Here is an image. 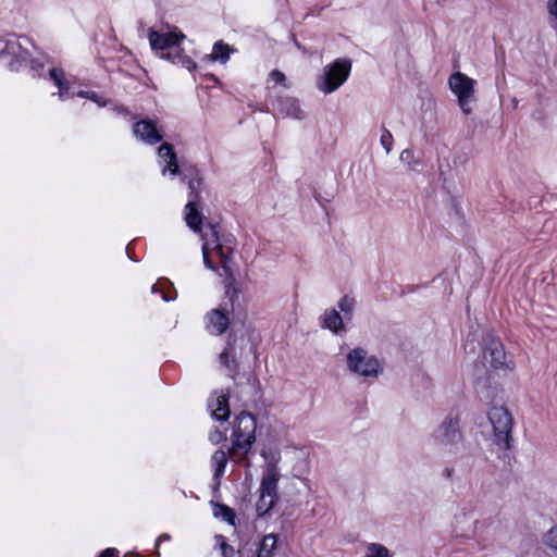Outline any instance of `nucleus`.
<instances>
[{
	"mask_svg": "<svg viewBox=\"0 0 557 557\" xmlns=\"http://www.w3.org/2000/svg\"><path fill=\"white\" fill-rule=\"evenodd\" d=\"M487 417L493 426L494 443L503 449H510L513 420L509 410L505 406L492 405Z\"/></svg>",
	"mask_w": 557,
	"mask_h": 557,
	"instance_id": "f257e3e1",
	"label": "nucleus"
},
{
	"mask_svg": "<svg viewBox=\"0 0 557 557\" xmlns=\"http://www.w3.org/2000/svg\"><path fill=\"white\" fill-rule=\"evenodd\" d=\"M350 71V59H336L324 67V73L318 78L317 86L324 94H331L348 79Z\"/></svg>",
	"mask_w": 557,
	"mask_h": 557,
	"instance_id": "f03ea898",
	"label": "nucleus"
},
{
	"mask_svg": "<svg viewBox=\"0 0 557 557\" xmlns=\"http://www.w3.org/2000/svg\"><path fill=\"white\" fill-rule=\"evenodd\" d=\"M256 418L250 412L242 411L235 418V424L232 434L233 448L243 449L246 453L249 451L256 441Z\"/></svg>",
	"mask_w": 557,
	"mask_h": 557,
	"instance_id": "7ed1b4c3",
	"label": "nucleus"
},
{
	"mask_svg": "<svg viewBox=\"0 0 557 557\" xmlns=\"http://www.w3.org/2000/svg\"><path fill=\"white\" fill-rule=\"evenodd\" d=\"M346 360L349 371L364 377H376L381 371L379 360L361 347L350 350Z\"/></svg>",
	"mask_w": 557,
	"mask_h": 557,
	"instance_id": "20e7f679",
	"label": "nucleus"
},
{
	"mask_svg": "<svg viewBox=\"0 0 557 557\" xmlns=\"http://www.w3.org/2000/svg\"><path fill=\"white\" fill-rule=\"evenodd\" d=\"M450 90L456 95L458 104L465 114H470V102L474 99L475 81L461 72L453 73L448 78Z\"/></svg>",
	"mask_w": 557,
	"mask_h": 557,
	"instance_id": "39448f33",
	"label": "nucleus"
},
{
	"mask_svg": "<svg viewBox=\"0 0 557 557\" xmlns=\"http://www.w3.org/2000/svg\"><path fill=\"white\" fill-rule=\"evenodd\" d=\"M11 57L9 69L11 71H20L27 64L30 53L25 49L15 36L0 37V57Z\"/></svg>",
	"mask_w": 557,
	"mask_h": 557,
	"instance_id": "423d86ee",
	"label": "nucleus"
},
{
	"mask_svg": "<svg viewBox=\"0 0 557 557\" xmlns=\"http://www.w3.org/2000/svg\"><path fill=\"white\" fill-rule=\"evenodd\" d=\"M483 360L493 369H509L504 344L493 334L483 337Z\"/></svg>",
	"mask_w": 557,
	"mask_h": 557,
	"instance_id": "0eeeda50",
	"label": "nucleus"
},
{
	"mask_svg": "<svg viewBox=\"0 0 557 557\" xmlns=\"http://www.w3.org/2000/svg\"><path fill=\"white\" fill-rule=\"evenodd\" d=\"M434 437L441 445L456 446L459 444L463 437L459 426V419L451 414L447 416L437 428Z\"/></svg>",
	"mask_w": 557,
	"mask_h": 557,
	"instance_id": "6e6552de",
	"label": "nucleus"
},
{
	"mask_svg": "<svg viewBox=\"0 0 557 557\" xmlns=\"http://www.w3.org/2000/svg\"><path fill=\"white\" fill-rule=\"evenodd\" d=\"M218 257L221 262V268L226 275L225 299L227 300H224L223 302H226L227 308L231 307V310L233 311L234 300L238 297L239 290L235 286L236 280L230 265L231 249H223L222 247H218Z\"/></svg>",
	"mask_w": 557,
	"mask_h": 557,
	"instance_id": "1a4fd4ad",
	"label": "nucleus"
},
{
	"mask_svg": "<svg viewBox=\"0 0 557 557\" xmlns=\"http://www.w3.org/2000/svg\"><path fill=\"white\" fill-rule=\"evenodd\" d=\"M205 319L206 330L211 335L220 336L224 334L231 324L227 304L222 302L220 307L208 311Z\"/></svg>",
	"mask_w": 557,
	"mask_h": 557,
	"instance_id": "9d476101",
	"label": "nucleus"
},
{
	"mask_svg": "<svg viewBox=\"0 0 557 557\" xmlns=\"http://www.w3.org/2000/svg\"><path fill=\"white\" fill-rule=\"evenodd\" d=\"M148 37L152 50L160 51L161 55L163 52H172L174 47L181 44V41L185 38V35L162 34L150 29Z\"/></svg>",
	"mask_w": 557,
	"mask_h": 557,
	"instance_id": "9b49d317",
	"label": "nucleus"
},
{
	"mask_svg": "<svg viewBox=\"0 0 557 557\" xmlns=\"http://www.w3.org/2000/svg\"><path fill=\"white\" fill-rule=\"evenodd\" d=\"M133 133L138 139L148 145H154L163 139L157 127V122L150 119L136 122L133 126Z\"/></svg>",
	"mask_w": 557,
	"mask_h": 557,
	"instance_id": "f8f14e48",
	"label": "nucleus"
},
{
	"mask_svg": "<svg viewBox=\"0 0 557 557\" xmlns=\"http://www.w3.org/2000/svg\"><path fill=\"white\" fill-rule=\"evenodd\" d=\"M181 177V181L187 184L189 189V199L188 201H195V205H199L201 196L200 189L203 183L202 177L200 176L199 170L196 166H189L181 171V174H177Z\"/></svg>",
	"mask_w": 557,
	"mask_h": 557,
	"instance_id": "ddd939ff",
	"label": "nucleus"
},
{
	"mask_svg": "<svg viewBox=\"0 0 557 557\" xmlns=\"http://www.w3.org/2000/svg\"><path fill=\"white\" fill-rule=\"evenodd\" d=\"M280 480L278 468L274 462H267L265 470L263 472L260 494L277 500V482Z\"/></svg>",
	"mask_w": 557,
	"mask_h": 557,
	"instance_id": "4468645a",
	"label": "nucleus"
},
{
	"mask_svg": "<svg viewBox=\"0 0 557 557\" xmlns=\"http://www.w3.org/2000/svg\"><path fill=\"white\" fill-rule=\"evenodd\" d=\"M158 154L162 159H168V164L162 169V174H165L168 171L171 175L176 176L177 174H181V166L177 161V156L174 150V146L169 143H163L158 148Z\"/></svg>",
	"mask_w": 557,
	"mask_h": 557,
	"instance_id": "2eb2a0df",
	"label": "nucleus"
},
{
	"mask_svg": "<svg viewBox=\"0 0 557 557\" xmlns=\"http://www.w3.org/2000/svg\"><path fill=\"white\" fill-rule=\"evenodd\" d=\"M228 399V394H221L215 399H209L208 407L215 420L221 422L228 420L231 414Z\"/></svg>",
	"mask_w": 557,
	"mask_h": 557,
	"instance_id": "dca6fc26",
	"label": "nucleus"
},
{
	"mask_svg": "<svg viewBox=\"0 0 557 557\" xmlns=\"http://www.w3.org/2000/svg\"><path fill=\"white\" fill-rule=\"evenodd\" d=\"M276 102L278 112L285 116L298 120H302L305 117V113L299 106L298 99L294 97H278Z\"/></svg>",
	"mask_w": 557,
	"mask_h": 557,
	"instance_id": "f3484780",
	"label": "nucleus"
},
{
	"mask_svg": "<svg viewBox=\"0 0 557 557\" xmlns=\"http://www.w3.org/2000/svg\"><path fill=\"white\" fill-rule=\"evenodd\" d=\"M185 221L187 226L195 233L202 232L203 215L199 211V205H195V201H187L185 206Z\"/></svg>",
	"mask_w": 557,
	"mask_h": 557,
	"instance_id": "a211bd4d",
	"label": "nucleus"
},
{
	"mask_svg": "<svg viewBox=\"0 0 557 557\" xmlns=\"http://www.w3.org/2000/svg\"><path fill=\"white\" fill-rule=\"evenodd\" d=\"M475 369H480L483 372V376L479 375L474 380V388L475 392L482 399L490 400L492 394L497 389V386H492L490 384V377L487 376V371L485 370L484 363L482 366H475Z\"/></svg>",
	"mask_w": 557,
	"mask_h": 557,
	"instance_id": "6ab92c4d",
	"label": "nucleus"
},
{
	"mask_svg": "<svg viewBox=\"0 0 557 557\" xmlns=\"http://www.w3.org/2000/svg\"><path fill=\"white\" fill-rule=\"evenodd\" d=\"M161 58L171 61L174 64H181L183 67H186L189 71L197 69L196 62H194L189 55L184 53V50L181 48L180 44L174 47L172 52H163Z\"/></svg>",
	"mask_w": 557,
	"mask_h": 557,
	"instance_id": "aec40b11",
	"label": "nucleus"
},
{
	"mask_svg": "<svg viewBox=\"0 0 557 557\" xmlns=\"http://www.w3.org/2000/svg\"><path fill=\"white\" fill-rule=\"evenodd\" d=\"M321 325L335 334L345 330L344 318L334 308L324 311Z\"/></svg>",
	"mask_w": 557,
	"mask_h": 557,
	"instance_id": "412c9836",
	"label": "nucleus"
},
{
	"mask_svg": "<svg viewBox=\"0 0 557 557\" xmlns=\"http://www.w3.org/2000/svg\"><path fill=\"white\" fill-rule=\"evenodd\" d=\"M49 77L59 88V96L61 99H67L74 96V94L70 92V85L65 81V73L61 67L50 69Z\"/></svg>",
	"mask_w": 557,
	"mask_h": 557,
	"instance_id": "4be33fe9",
	"label": "nucleus"
},
{
	"mask_svg": "<svg viewBox=\"0 0 557 557\" xmlns=\"http://www.w3.org/2000/svg\"><path fill=\"white\" fill-rule=\"evenodd\" d=\"M209 227H210V235H211L212 242L214 243L215 252L218 253V247H222L223 249H231V259H232L233 252L235 249L234 237L231 235H227V236L222 235L221 236L216 224H209Z\"/></svg>",
	"mask_w": 557,
	"mask_h": 557,
	"instance_id": "5701e85b",
	"label": "nucleus"
},
{
	"mask_svg": "<svg viewBox=\"0 0 557 557\" xmlns=\"http://www.w3.org/2000/svg\"><path fill=\"white\" fill-rule=\"evenodd\" d=\"M152 293H161L162 299L164 301H171L176 299L177 293L176 289L170 280L166 277H161L151 288Z\"/></svg>",
	"mask_w": 557,
	"mask_h": 557,
	"instance_id": "b1692460",
	"label": "nucleus"
},
{
	"mask_svg": "<svg viewBox=\"0 0 557 557\" xmlns=\"http://www.w3.org/2000/svg\"><path fill=\"white\" fill-rule=\"evenodd\" d=\"M235 52V49L225 44L223 40H219L214 42L212 48V53L208 55L211 61H219L221 63H226L230 59L231 53Z\"/></svg>",
	"mask_w": 557,
	"mask_h": 557,
	"instance_id": "393cba45",
	"label": "nucleus"
},
{
	"mask_svg": "<svg viewBox=\"0 0 557 557\" xmlns=\"http://www.w3.org/2000/svg\"><path fill=\"white\" fill-rule=\"evenodd\" d=\"M277 543V535L271 533L267 534L259 542L257 547V557H274V549Z\"/></svg>",
	"mask_w": 557,
	"mask_h": 557,
	"instance_id": "a878e982",
	"label": "nucleus"
},
{
	"mask_svg": "<svg viewBox=\"0 0 557 557\" xmlns=\"http://www.w3.org/2000/svg\"><path fill=\"white\" fill-rule=\"evenodd\" d=\"M211 505L213 507V516L215 518H221L222 520L227 522L230 525H235L236 513H235L234 509H232L231 507H228L225 504L215 503L213 500L211 502Z\"/></svg>",
	"mask_w": 557,
	"mask_h": 557,
	"instance_id": "bb28decb",
	"label": "nucleus"
},
{
	"mask_svg": "<svg viewBox=\"0 0 557 557\" xmlns=\"http://www.w3.org/2000/svg\"><path fill=\"white\" fill-rule=\"evenodd\" d=\"M212 463L214 466L213 481H219L227 465V454L223 449H218L212 455Z\"/></svg>",
	"mask_w": 557,
	"mask_h": 557,
	"instance_id": "cd10ccee",
	"label": "nucleus"
},
{
	"mask_svg": "<svg viewBox=\"0 0 557 557\" xmlns=\"http://www.w3.org/2000/svg\"><path fill=\"white\" fill-rule=\"evenodd\" d=\"M231 337L232 335L230 334L226 347L220 355V361L228 369H236L237 362L234 357L231 358V355L233 354V344L231 342Z\"/></svg>",
	"mask_w": 557,
	"mask_h": 557,
	"instance_id": "c85d7f7f",
	"label": "nucleus"
},
{
	"mask_svg": "<svg viewBox=\"0 0 557 557\" xmlns=\"http://www.w3.org/2000/svg\"><path fill=\"white\" fill-rule=\"evenodd\" d=\"M364 557H392L391 552L382 544L371 543Z\"/></svg>",
	"mask_w": 557,
	"mask_h": 557,
	"instance_id": "c756f323",
	"label": "nucleus"
},
{
	"mask_svg": "<svg viewBox=\"0 0 557 557\" xmlns=\"http://www.w3.org/2000/svg\"><path fill=\"white\" fill-rule=\"evenodd\" d=\"M337 306L339 310L344 312V317L350 320L352 317L355 299L346 295L339 299Z\"/></svg>",
	"mask_w": 557,
	"mask_h": 557,
	"instance_id": "7c9ffc66",
	"label": "nucleus"
},
{
	"mask_svg": "<svg viewBox=\"0 0 557 557\" xmlns=\"http://www.w3.org/2000/svg\"><path fill=\"white\" fill-rule=\"evenodd\" d=\"M265 497L267 496H262V494H260V497L256 504V510H257L259 517L267 515L274 507V505L276 503V499H273V498H270V500L267 502Z\"/></svg>",
	"mask_w": 557,
	"mask_h": 557,
	"instance_id": "2f4dec72",
	"label": "nucleus"
},
{
	"mask_svg": "<svg viewBox=\"0 0 557 557\" xmlns=\"http://www.w3.org/2000/svg\"><path fill=\"white\" fill-rule=\"evenodd\" d=\"M543 542L548 546L557 556V525L550 528L543 537Z\"/></svg>",
	"mask_w": 557,
	"mask_h": 557,
	"instance_id": "473e14b6",
	"label": "nucleus"
},
{
	"mask_svg": "<svg viewBox=\"0 0 557 557\" xmlns=\"http://www.w3.org/2000/svg\"><path fill=\"white\" fill-rule=\"evenodd\" d=\"M400 161L406 163L409 170H416V165L420 164V160L414 159L413 151L410 149H405L401 151Z\"/></svg>",
	"mask_w": 557,
	"mask_h": 557,
	"instance_id": "72a5a7b5",
	"label": "nucleus"
},
{
	"mask_svg": "<svg viewBox=\"0 0 557 557\" xmlns=\"http://www.w3.org/2000/svg\"><path fill=\"white\" fill-rule=\"evenodd\" d=\"M394 138L391 132L386 128H382L381 145L385 149L386 153H389L393 147Z\"/></svg>",
	"mask_w": 557,
	"mask_h": 557,
	"instance_id": "f704fd0d",
	"label": "nucleus"
},
{
	"mask_svg": "<svg viewBox=\"0 0 557 557\" xmlns=\"http://www.w3.org/2000/svg\"><path fill=\"white\" fill-rule=\"evenodd\" d=\"M208 245H209L208 242H206L202 246V256H203L205 267L211 271L218 272L219 269L210 257V249H209Z\"/></svg>",
	"mask_w": 557,
	"mask_h": 557,
	"instance_id": "c9c22d12",
	"label": "nucleus"
},
{
	"mask_svg": "<svg viewBox=\"0 0 557 557\" xmlns=\"http://www.w3.org/2000/svg\"><path fill=\"white\" fill-rule=\"evenodd\" d=\"M215 539L218 541H221L220 548H221L222 557H234L235 550H234L233 546L228 545L225 542L224 536L223 535H216Z\"/></svg>",
	"mask_w": 557,
	"mask_h": 557,
	"instance_id": "e433bc0d",
	"label": "nucleus"
},
{
	"mask_svg": "<svg viewBox=\"0 0 557 557\" xmlns=\"http://www.w3.org/2000/svg\"><path fill=\"white\" fill-rule=\"evenodd\" d=\"M209 440L213 443V444H219L223 441H226V435H225V432L219 430L218 428L214 429V431H212L209 435Z\"/></svg>",
	"mask_w": 557,
	"mask_h": 557,
	"instance_id": "4c0bfd02",
	"label": "nucleus"
},
{
	"mask_svg": "<svg viewBox=\"0 0 557 557\" xmlns=\"http://www.w3.org/2000/svg\"><path fill=\"white\" fill-rule=\"evenodd\" d=\"M30 71L34 76H41L44 71V63L38 60H30Z\"/></svg>",
	"mask_w": 557,
	"mask_h": 557,
	"instance_id": "58836bf2",
	"label": "nucleus"
},
{
	"mask_svg": "<svg viewBox=\"0 0 557 557\" xmlns=\"http://www.w3.org/2000/svg\"><path fill=\"white\" fill-rule=\"evenodd\" d=\"M88 100L97 103L99 107H106L109 102V100L104 99L102 96L95 91L89 92Z\"/></svg>",
	"mask_w": 557,
	"mask_h": 557,
	"instance_id": "ea45409f",
	"label": "nucleus"
},
{
	"mask_svg": "<svg viewBox=\"0 0 557 557\" xmlns=\"http://www.w3.org/2000/svg\"><path fill=\"white\" fill-rule=\"evenodd\" d=\"M270 75L277 84L285 86L286 76L284 73L278 70H273Z\"/></svg>",
	"mask_w": 557,
	"mask_h": 557,
	"instance_id": "a19ab883",
	"label": "nucleus"
},
{
	"mask_svg": "<svg viewBox=\"0 0 557 557\" xmlns=\"http://www.w3.org/2000/svg\"><path fill=\"white\" fill-rule=\"evenodd\" d=\"M547 10L557 20V0H547Z\"/></svg>",
	"mask_w": 557,
	"mask_h": 557,
	"instance_id": "79ce46f5",
	"label": "nucleus"
},
{
	"mask_svg": "<svg viewBox=\"0 0 557 557\" xmlns=\"http://www.w3.org/2000/svg\"><path fill=\"white\" fill-rule=\"evenodd\" d=\"M97 557H119V550L115 548L108 547L100 553Z\"/></svg>",
	"mask_w": 557,
	"mask_h": 557,
	"instance_id": "37998d69",
	"label": "nucleus"
},
{
	"mask_svg": "<svg viewBox=\"0 0 557 557\" xmlns=\"http://www.w3.org/2000/svg\"><path fill=\"white\" fill-rule=\"evenodd\" d=\"M170 539H171V536H170V534H168V533H163V534H161V535L157 539V541H156V555H157V556H159V555H160V554H159V550H158V547H159L160 543H161L162 541H169Z\"/></svg>",
	"mask_w": 557,
	"mask_h": 557,
	"instance_id": "c03bdc74",
	"label": "nucleus"
},
{
	"mask_svg": "<svg viewBox=\"0 0 557 557\" xmlns=\"http://www.w3.org/2000/svg\"><path fill=\"white\" fill-rule=\"evenodd\" d=\"M133 244L134 242H131L127 246H126V255L127 257L134 261V262H137L138 260L133 256Z\"/></svg>",
	"mask_w": 557,
	"mask_h": 557,
	"instance_id": "a18cd8bd",
	"label": "nucleus"
},
{
	"mask_svg": "<svg viewBox=\"0 0 557 557\" xmlns=\"http://www.w3.org/2000/svg\"><path fill=\"white\" fill-rule=\"evenodd\" d=\"M453 474H454V468H445L443 471V476L446 480H450L453 478Z\"/></svg>",
	"mask_w": 557,
	"mask_h": 557,
	"instance_id": "49530a36",
	"label": "nucleus"
},
{
	"mask_svg": "<svg viewBox=\"0 0 557 557\" xmlns=\"http://www.w3.org/2000/svg\"><path fill=\"white\" fill-rule=\"evenodd\" d=\"M89 92H90L89 90H79L76 95H77L78 97H81V98H86V99H88V97H89Z\"/></svg>",
	"mask_w": 557,
	"mask_h": 557,
	"instance_id": "de8ad7c7",
	"label": "nucleus"
},
{
	"mask_svg": "<svg viewBox=\"0 0 557 557\" xmlns=\"http://www.w3.org/2000/svg\"><path fill=\"white\" fill-rule=\"evenodd\" d=\"M220 484H221V479L219 481H214V484L212 486L214 492L219 491Z\"/></svg>",
	"mask_w": 557,
	"mask_h": 557,
	"instance_id": "09e8293b",
	"label": "nucleus"
},
{
	"mask_svg": "<svg viewBox=\"0 0 557 557\" xmlns=\"http://www.w3.org/2000/svg\"><path fill=\"white\" fill-rule=\"evenodd\" d=\"M117 111H119V112H121V113H124V114H127V113H128V109H127L126 107H120V108L117 109Z\"/></svg>",
	"mask_w": 557,
	"mask_h": 557,
	"instance_id": "8fccbe9b",
	"label": "nucleus"
},
{
	"mask_svg": "<svg viewBox=\"0 0 557 557\" xmlns=\"http://www.w3.org/2000/svg\"><path fill=\"white\" fill-rule=\"evenodd\" d=\"M210 78L214 82H218V78L213 74L210 75Z\"/></svg>",
	"mask_w": 557,
	"mask_h": 557,
	"instance_id": "3c124183",
	"label": "nucleus"
},
{
	"mask_svg": "<svg viewBox=\"0 0 557 557\" xmlns=\"http://www.w3.org/2000/svg\"><path fill=\"white\" fill-rule=\"evenodd\" d=\"M132 555H133V553H127V554L125 555V557H131Z\"/></svg>",
	"mask_w": 557,
	"mask_h": 557,
	"instance_id": "603ef678",
	"label": "nucleus"
}]
</instances>
